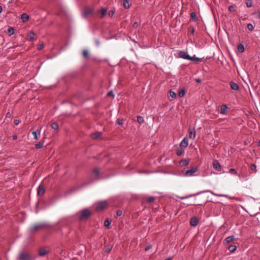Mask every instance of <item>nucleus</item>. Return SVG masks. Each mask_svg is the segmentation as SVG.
I'll return each mask as SVG.
<instances>
[{"instance_id":"2eb2a0df","label":"nucleus","mask_w":260,"mask_h":260,"mask_svg":"<svg viewBox=\"0 0 260 260\" xmlns=\"http://www.w3.org/2000/svg\"><path fill=\"white\" fill-rule=\"evenodd\" d=\"M187 146H188V140L186 137H185L182 140V141L181 142L180 146L181 148H185L187 147Z\"/></svg>"},{"instance_id":"412c9836","label":"nucleus","mask_w":260,"mask_h":260,"mask_svg":"<svg viewBox=\"0 0 260 260\" xmlns=\"http://www.w3.org/2000/svg\"><path fill=\"white\" fill-rule=\"evenodd\" d=\"M189 162V159H181L180 161V165L181 166H187Z\"/></svg>"},{"instance_id":"13d9d810","label":"nucleus","mask_w":260,"mask_h":260,"mask_svg":"<svg viewBox=\"0 0 260 260\" xmlns=\"http://www.w3.org/2000/svg\"><path fill=\"white\" fill-rule=\"evenodd\" d=\"M196 82L198 83H201L202 80L198 78L196 79Z\"/></svg>"},{"instance_id":"603ef678","label":"nucleus","mask_w":260,"mask_h":260,"mask_svg":"<svg viewBox=\"0 0 260 260\" xmlns=\"http://www.w3.org/2000/svg\"><path fill=\"white\" fill-rule=\"evenodd\" d=\"M189 31L191 34H193L194 32V28L193 27H189Z\"/></svg>"},{"instance_id":"c756f323","label":"nucleus","mask_w":260,"mask_h":260,"mask_svg":"<svg viewBox=\"0 0 260 260\" xmlns=\"http://www.w3.org/2000/svg\"><path fill=\"white\" fill-rule=\"evenodd\" d=\"M82 55L86 59L89 58V54L86 50H84L82 52Z\"/></svg>"},{"instance_id":"864d4df0","label":"nucleus","mask_w":260,"mask_h":260,"mask_svg":"<svg viewBox=\"0 0 260 260\" xmlns=\"http://www.w3.org/2000/svg\"><path fill=\"white\" fill-rule=\"evenodd\" d=\"M151 248H152V246L151 245H147V246L145 247V250L148 251L149 249H150Z\"/></svg>"},{"instance_id":"09e8293b","label":"nucleus","mask_w":260,"mask_h":260,"mask_svg":"<svg viewBox=\"0 0 260 260\" xmlns=\"http://www.w3.org/2000/svg\"><path fill=\"white\" fill-rule=\"evenodd\" d=\"M115 12V10H110L108 12V15L110 17H112L114 15Z\"/></svg>"},{"instance_id":"052dcab7","label":"nucleus","mask_w":260,"mask_h":260,"mask_svg":"<svg viewBox=\"0 0 260 260\" xmlns=\"http://www.w3.org/2000/svg\"><path fill=\"white\" fill-rule=\"evenodd\" d=\"M12 137L14 140H16L17 138V136L16 135H13Z\"/></svg>"},{"instance_id":"4d7b16f0","label":"nucleus","mask_w":260,"mask_h":260,"mask_svg":"<svg viewBox=\"0 0 260 260\" xmlns=\"http://www.w3.org/2000/svg\"><path fill=\"white\" fill-rule=\"evenodd\" d=\"M19 123V120H17V119H15L14 120V123L15 124V125H17Z\"/></svg>"},{"instance_id":"4be33fe9","label":"nucleus","mask_w":260,"mask_h":260,"mask_svg":"<svg viewBox=\"0 0 260 260\" xmlns=\"http://www.w3.org/2000/svg\"><path fill=\"white\" fill-rule=\"evenodd\" d=\"M169 94H170V96L171 97V99H169V100L170 101H172L174 99H175L176 97V93L173 91L172 90H169Z\"/></svg>"},{"instance_id":"f03ea898","label":"nucleus","mask_w":260,"mask_h":260,"mask_svg":"<svg viewBox=\"0 0 260 260\" xmlns=\"http://www.w3.org/2000/svg\"><path fill=\"white\" fill-rule=\"evenodd\" d=\"M18 258L19 260H35L36 256L30 252L23 251L19 252Z\"/></svg>"},{"instance_id":"e2e57ef3","label":"nucleus","mask_w":260,"mask_h":260,"mask_svg":"<svg viewBox=\"0 0 260 260\" xmlns=\"http://www.w3.org/2000/svg\"><path fill=\"white\" fill-rule=\"evenodd\" d=\"M165 260H172V259L171 257H168V258L165 259Z\"/></svg>"},{"instance_id":"a19ab883","label":"nucleus","mask_w":260,"mask_h":260,"mask_svg":"<svg viewBox=\"0 0 260 260\" xmlns=\"http://www.w3.org/2000/svg\"><path fill=\"white\" fill-rule=\"evenodd\" d=\"M184 153L183 149H178L176 151V154L178 156L181 155Z\"/></svg>"},{"instance_id":"5fc2aeb1","label":"nucleus","mask_w":260,"mask_h":260,"mask_svg":"<svg viewBox=\"0 0 260 260\" xmlns=\"http://www.w3.org/2000/svg\"><path fill=\"white\" fill-rule=\"evenodd\" d=\"M44 47V45L43 44H40L39 45H38V47H37V49L39 50H40L41 49H42Z\"/></svg>"},{"instance_id":"0e129e2a","label":"nucleus","mask_w":260,"mask_h":260,"mask_svg":"<svg viewBox=\"0 0 260 260\" xmlns=\"http://www.w3.org/2000/svg\"><path fill=\"white\" fill-rule=\"evenodd\" d=\"M13 1H14V0H10V1H9L8 3H12V2H13Z\"/></svg>"},{"instance_id":"37998d69","label":"nucleus","mask_w":260,"mask_h":260,"mask_svg":"<svg viewBox=\"0 0 260 260\" xmlns=\"http://www.w3.org/2000/svg\"><path fill=\"white\" fill-rule=\"evenodd\" d=\"M229 173L232 174H234V175H237V172L236 171V170L235 169H230L229 170Z\"/></svg>"},{"instance_id":"bf43d9fd","label":"nucleus","mask_w":260,"mask_h":260,"mask_svg":"<svg viewBox=\"0 0 260 260\" xmlns=\"http://www.w3.org/2000/svg\"><path fill=\"white\" fill-rule=\"evenodd\" d=\"M11 116V114L9 112H8L7 114H6V117H10Z\"/></svg>"},{"instance_id":"ddd939ff","label":"nucleus","mask_w":260,"mask_h":260,"mask_svg":"<svg viewBox=\"0 0 260 260\" xmlns=\"http://www.w3.org/2000/svg\"><path fill=\"white\" fill-rule=\"evenodd\" d=\"M39 255L40 256H44L45 255L48 253V251H47L44 247H41L39 249L38 251Z\"/></svg>"},{"instance_id":"8fccbe9b","label":"nucleus","mask_w":260,"mask_h":260,"mask_svg":"<svg viewBox=\"0 0 260 260\" xmlns=\"http://www.w3.org/2000/svg\"><path fill=\"white\" fill-rule=\"evenodd\" d=\"M92 173L95 174L96 175H99L100 173V171L98 168H95L93 170Z\"/></svg>"},{"instance_id":"3c124183","label":"nucleus","mask_w":260,"mask_h":260,"mask_svg":"<svg viewBox=\"0 0 260 260\" xmlns=\"http://www.w3.org/2000/svg\"><path fill=\"white\" fill-rule=\"evenodd\" d=\"M107 95L109 96H111L112 98H114V94L113 92L112 91H110L108 92L107 93Z\"/></svg>"},{"instance_id":"b1692460","label":"nucleus","mask_w":260,"mask_h":260,"mask_svg":"<svg viewBox=\"0 0 260 260\" xmlns=\"http://www.w3.org/2000/svg\"><path fill=\"white\" fill-rule=\"evenodd\" d=\"M228 249L231 252L235 251L237 249V246L235 245H231L228 247Z\"/></svg>"},{"instance_id":"f704fd0d","label":"nucleus","mask_w":260,"mask_h":260,"mask_svg":"<svg viewBox=\"0 0 260 260\" xmlns=\"http://www.w3.org/2000/svg\"><path fill=\"white\" fill-rule=\"evenodd\" d=\"M7 32L10 35H12L14 32V29L13 27H10L7 29Z\"/></svg>"},{"instance_id":"680f3d73","label":"nucleus","mask_w":260,"mask_h":260,"mask_svg":"<svg viewBox=\"0 0 260 260\" xmlns=\"http://www.w3.org/2000/svg\"><path fill=\"white\" fill-rule=\"evenodd\" d=\"M3 11V8H2V6H0V14Z\"/></svg>"},{"instance_id":"6ab92c4d","label":"nucleus","mask_w":260,"mask_h":260,"mask_svg":"<svg viewBox=\"0 0 260 260\" xmlns=\"http://www.w3.org/2000/svg\"><path fill=\"white\" fill-rule=\"evenodd\" d=\"M46 138L45 137H44L43 138V140L40 142H39L38 144H36L35 145V147L36 149H40V148H41L43 147V145H44V140Z\"/></svg>"},{"instance_id":"338daca9","label":"nucleus","mask_w":260,"mask_h":260,"mask_svg":"<svg viewBox=\"0 0 260 260\" xmlns=\"http://www.w3.org/2000/svg\"><path fill=\"white\" fill-rule=\"evenodd\" d=\"M258 18L260 19V12H259V14L258 15Z\"/></svg>"},{"instance_id":"a211bd4d","label":"nucleus","mask_w":260,"mask_h":260,"mask_svg":"<svg viewBox=\"0 0 260 260\" xmlns=\"http://www.w3.org/2000/svg\"><path fill=\"white\" fill-rule=\"evenodd\" d=\"M228 108L227 105H222L220 107V113L225 114L227 112Z\"/></svg>"},{"instance_id":"ea45409f","label":"nucleus","mask_w":260,"mask_h":260,"mask_svg":"<svg viewBox=\"0 0 260 260\" xmlns=\"http://www.w3.org/2000/svg\"><path fill=\"white\" fill-rule=\"evenodd\" d=\"M246 6L248 8H250L252 6V0H247L246 2Z\"/></svg>"},{"instance_id":"49530a36","label":"nucleus","mask_w":260,"mask_h":260,"mask_svg":"<svg viewBox=\"0 0 260 260\" xmlns=\"http://www.w3.org/2000/svg\"><path fill=\"white\" fill-rule=\"evenodd\" d=\"M122 214V210H117L116 211V216L115 217H119L120 216H121Z\"/></svg>"},{"instance_id":"58836bf2","label":"nucleus","mask_w":260,"mask_h":260,"mask_svg":"<svg viewBox=\"0 0 260 260\" xmlns=\"http://www.w3.org/2000/svg\"><path fill=\"white\" fill-rule=\"evenodd\" d=\"M112 249V246H111L110 245H107L105 247V252L109 253L111 251Z\"/></svg>"},{"instance_id":"6e6d98bb","label":"nucleus","mask_w":260,"mask_h":260,"mask_svg":"<svg viewBox=\"0 0 260 260\" xmlns=\"http://www.w3.org/2000/svg\"><path fill=\"white\" fill-rule=\"evenodd\" d=\"M138 26V23L137 22H135L133 24V28H137Z\"/></svg>"},{"instance_id":"c9c22d12","label":"nucleus","mask_w":260,"mask_h":260,"mask_svg":"<svg viewBox=\"0 0 260 260\" xmlns=\"http://www.w3.org/2000/svg\"><path fill=\"white\" fill-rule=\"evenodd\" d=\"M154 201V198L153 197H150L148 198L146 200V202L148 204L153 202Z\"/></svg>"},{"instance_id":"1a4fd4ad","label":"nucleus","mask_w":260,"mask_h":260,"mask_svg":"<svg viewBox=\"0 0 260 260\" xmlns=\"http://www.w3.org/2000/svg\"><path fill=\"white\" fill-rule=\"evenodd\" d=\"M102 136V133L100 132H96L94 133L90 134V137L91 139L96 140L101 138Z\"/></svg>"},{"instance_id":"4c0bfd02","label":"nucleus","mask_w":260,"mask_h":260,"mask_svg":"<svg viewBox=\"0 0 260 260\" xmlns=\"http://www.w3.org/2000/svg\"><path fill=\"white\" fill-rule=\"evenodd\" d=\"M250 169L251 170V171L252 172H256V166L254 164H252L250 166Z\"/></svg>"},{"instance_id":"7c9ffc66","label":"nucleus","mask_w":260,"mask_h":260,"mask_svg":"<svg viewBox=\"0 0 260 260\" xmlns=\"http://www.w3.org/2000/svg\"><path fill=\"white\" fill-rule=\"evenodd\" d=\"M51 128L54 130L57 129L58 128V123L55 122H53L51 124Z\"/></svg>"},{"instance_id":"423d86ee","label":"nucleus","mask_w":260,"mask_h":260,"mask_svg":"<svg viewBox=\"0 0 260 260\" xmlns=\"http://www.w3.org/2000/svg\"><path fill=\"white\" fill-rule=\"evenodd\" d=\"M197 167H192L189 170H187L185 171L184 175L186 176H191L193 175V174L198 171Z\"/></svg>"},{"instance_id":"2f4dec72","label":"nucleus","mask_w":260,"mask_h":260,"mask_svg":"<svg viewBox=\"0 0 260 260\" xmlns=\"http://www.w3.org/2000/svg\"><path fill=\"white\" fill-rule=\"evenodd\" d=\"M229 11L231 12H234L236 11V6L234 5H231L229 7Z\"/></svg>"},{"instance_id":"e433bc0d","label":"nucleus","mask_w":260,"mask_h":260,"mask_svg":"<svg viewBox=\"0 0 260 260\" xmlns=\"http://www.w3.org/2000/svg\"><path fill=\"white\" fill-rule=\"evenodd\" d=\"M35 36H36V34L34 32H30V34L29 35V40L30 41H32L34 39Z\"/></svg>"},{"instance_id":"4468645a","label":"nucleus","mask_w":260,"mask_h":260,"mask_svg":"<svg viewBox=\"0 0 260 260\" xmlns=\"http://www.w3.org/2000/svg\"><path fill=\"white\" fill-rule=\"evenodd\" d=\"M235 239V238L234 236H229L223 240V243L224 244H228L233 242Z\"/></svg>"},{"instance_id":"f3484780","label":"nucleus","mask_w":260,"mask_h":260,"mask_svg":"<svg viewBox=\"0 0 260 260\" xmlns=\"http://www.w3.org/2000/svg\"><path fill=\"white\" fill-rule=\"evenodd\" d=\"M230 85L231 88L234 90H238L239 88L238 85L233 81L230 82Z\"/></svg>"},{"instance_id":"a18cd8bd","label":"nucleus","mask_w":260,"mask_h":260,"mask_svg":"<svg viewBox=\"0 0 260 260\" xmlns=\"http://www.w3.org/2000/svg\"><path fill=\"white\" fill-rule=\"evenodd\" d=\"M31 134L34 136V139L35 140H38V135H37V131H34L32 132Z\"/></svg>"},{"instance_id":"bb28decb","label":"nucleus","mask_w":260,"mask_h":260,"mask_svg":"<svg viewBox=\"0 0 260 260\" xmlns=\"http://www.w3.org/2000/svg\"><path fill=\"white\" fill-rule=\"evenodd\" d=\"M200 193H197L196 194H190V195H189V196H185V197H178V198L181 200H183V199H187V198H188L189 197H193V196H197L198 194H199Z\"/></svg>"},{"instance_id":"0eeeda50","label":"nucleus","mask_w":260,"mask_h":260,"mask_svg":"<svg viewBox=\"0 0 260 260\" xmlns=\"http://www.w3.org/2000/svg\"><path fill=\"white\" fill-rule=\"evenodd\" d=\"M178 56L179 57L185 59L187 60L191 59V56H189L186 52L184 51H180L178 53Z\"/></svg>"},{"instance_id":"aec40b11","label":"nucleus","mask_w":260,"mask_h":260,"mask_svg":"<svg viewBox=\"0 0 260 260\" xmlns=\"http://www.w3.org/2000/svg\"><path fill=\"white\" fill-rule=\"evenodd\" d=\"M186 93V90L185 88L183 87L181 88L178 92V96L180 98H182Z\"/></svg>"},{"instance_id":"f8f14e48","label":"nucleus","mask_w":260,"mask_h":260,"mask_svg":"<svg viewBox=\"0 0 260 260\" xmlns=\"http://www.w3.org/2000/svg\"><path fill=\"white\" fill-rule=\"evenodd\" d=\"M198 222L199 219L196 216L192 217L190 220V224L192 226H196L198 224Z\"/></svg>"},{"instance_id":"69168bd1","label":"nucleus","mask_w":260,"mask_h":260,"mask_svg":"<svg viewBox=\"0 0 260 260\" xmlns=\"http://www.w3.org/2000/svg\"><path fill=\"white\" fill-rule=\"evenodd\" d=\"M258 146H260V140L258 142Z\"/></svg>"},{"instance_id":"5701e85b","label":"nucleus","mask_w":260,"mask_h":260,"mask_svg":"<svg viewBox=\"0 0 260 260\" xmlns=\"http://www.w3.org/2000/svg\"><path fill=\"white\" fill-rule=\"evenodd\" d=\"M107 9L105 8H102L99 12L101 13V15L100 16V18H102L107 13Z\"/></svg>"},{"instance_id":"de8ad7c7","label":"nucleus","mask_w":260,"mask_h":260,"mask_svg":"<svg viewBox=\"0 0 260 260\" xmlns=\"http://www.w3.org/2000/svg\"><path fill=\"white\" fill-rule=\"evenodd\" d=\"M212 193L216 197H226V198L229 197V196L228 195H225V194H217V193H214L213 192H212Z\"/></svg>"},{"instance_id":"39448f33","label":"nucleus","mask_w":260,"mask_h":260,"mask_svg":"<svg viewBox=\"0 0 260 260\" xmlns=\"http://www.w3.org/2000/svg\"><path fill=\"white\" fill-rule=\"evenodd\" d=\"M94 11V8H90V7H86L84 9V11L82 13V15L84 17L86 18L88 16L91 15Z\"/></svg>"},{"instance_id":"473e14b6","label":"nucleus","mask_w":260,"mask_h":260,"mask_svg":"<svg viewBox=\"0 0 260 260\" xmlns=\"http://www.w3.org/2000/svg\"><path fill=\"white\" fill-rule=\"evenodd\" d=\"M137 121L140 124L143 123L144 122V118L141 116H138Z\"/></svg>"},{"instance_id":"f257e3e1","label":"nucleus","mask_w":260,"mask_h":260,"mask_svg":"<svg viewBox=\"0 0 260 260\" xmlns=\"http://www.w3.org/2000/svg\"><path fill=\"white\" fill-rule=\"evenodd\" d=\"M49 227V225L45 222L37 223L34 224L29 228V232L31 234H35L39 231L47 229Z\"/></svg>"},{"instance_id":"6e6552de","label":"nucleus","mask_w":260,"mask_h":260,"mask_svg":"<svg viewBox=\"0 0 260 260\" xmlns=\"http://www.w3.org/2000/svg\"><path fill=\"white\" fill-rule=\"evenodd\" d=\"M45 192V187L43 184H41L38 188V190H37L38 195L39 196H42L44 194Z\"/></svg>"},{"instance_id":"c03bdc74","label":"nucleus","mask_w":260,"mask_h":260,"mask_svg":"<svg viewBox=\"0 0 260 260\" xmlns=\"http://www.w3.org/2000/svg\"><path fill=\"white\" fill-rule=\"evenodd\" d=\"M116 123L119 125H122L123 124V119L118 118L116 121Z\"/></svg>"},{"instance_id":"cd10ccee","label":"nucleus","mask_w":260,"mask_h":260,"mask_svg":"<svg viewBox=\"0 0 260 260\" xmlns=\"http://www.w3.org/2000/svg\"><path fill=\"white\" fill-rule=\"evenodd\" d=\"M111 223V220H109V219H106L104 221V225L107 228H109Z\"/></svg>"},{"instance_id":"c85d7f7f","label":"nucleus","mask_w":260,"mask_h":260,"mask_svg":"<svg viewBox=\"0 0 260 260\" xmlns=\"http://www.w3.org/2000/svg\"><path fill=\"white\" fill-rule=\"evenodd\" d=\"M190 17L192 19V20L194 22H196L197 20L196 14L194 12H191L190 13Z\"/></svg>"},{"instance_id":"72a5a7b5","label":"nucleus","mask_w":260,"mask_h":260,"mask_svg":"<svg viewBox=\"0 0 260 260\" xmlns=\"http://www.w3.org/2000/svg\"><path fill=\"white\" fill-rule=\"evenodd\" d=\"M191 59H189V60H192V61H200L202 60V58H198L195 56L194 55L193 56H191Z\"/></svg>"},{"instance_id":"9b49d317","label":"nucleus","mask_w":260,"mask_h":260,"mask_svg":"<svg viewBox=\"0 0 260 260\" xmlns=\"http://www.w3.org/2000/svg\"><path fill=\"white\" fill-rule=\"evenodd\" d=\"M213 166L214 169L217 171H221V167L219 162L217 160H214L213 162Z\"/></svg>"},{"instance_id":"7ed1b4c3","label":"nucleus","mask_w":260,"mask_h":260,"mask_svg":"<svg viewBox=\"0 0 260 260\" xmlns=\"http://www.w3.org/2000/svg\"><path fill=\"white\" fill-rule=\"evenodd\" d=\"M80 220L87 219L91 216V212L89 209L85 208L77 213Z\"/></svg>"},{"instance_id":"774afa93","label":"nucleus","mask_w":260,"mask_h":260,"mask_svg":"<svg viewBox=\"0 0 260 260\" xmlns=\"http://www.w3.org/2000/svg\"><path fill=\"white\" fill-rule=\"evenodd\" d=\"M198 204H192V205H194V206H196V205H197Z\"/></svg>"},{"instance_id":"a878e982","label":"nucleus","mask_w":260,"mask_h":260,"mask_svg":"<svg viewBox=\"0 0 260 260\" xmlns=\"http://www.w3.org/2000/svg\"><path fill=\"white\" fill-rule=\"evenodd\" d=\"M123 5L125 9L129 8L130 6L129 5L128 0H123Z\"/></svg>"},{"instance_id":"79ce46f5","label":"nucleus","mask_w":260,"mask_h":260,"mask_svg":"<svg viewBox=\"0 0 260 260\" xmlns=\"http://www.w3.org/2000/svg\"><path fill=\"white\" fill-rule=\"evenodd\" d=\"M247 28L250 31H252L254 29V27L253 25L251 23H248L247 24Z\"/></svg>"},{"instance_id":"9d476101","label":"nucleus","mask_w":260,"mask_h":260,"mask_svg":"<svg viewBox=\"0 0 260 260\" xmlns=\"http://www.w3.org/2000/svg\"><path fill=\"white\" fill-rule=\"evenodd\" d=\"M188 132H189V138L192 140H193L196 135V132L194 128H188Z\"/></svg>"},{"instance_id":"dca6fc26","label":"nucleus","mask_w":260,"mask_h":260,"mask_svg":"<svg viewBox=\"0 0 260 260\" xmlns=\"http://www.w3.org/2000/svg\"><path fill=\"white\" fill-rule=\"evenodd\" d=\"M20 19L23 22H26L29 20V16L26 13L21 14Z\"/></svg>"},{"instance_id":"20e7f679","label":"nucleus","mask_w":260,"mask_h":260,"mask_svg":"<svg viewBox=\"0 0 260 260\" xmlns=\"http://www.w3.org/2000/svg\"><path fill=\"white\" fill-rule=\"evenodd\" d=\"M108 207V203L106 201L99 202L96 206L95 210L96 211H101L104 210Z\"/></svg>"},{"instance_id":"393cba45","label":"nucleus","mask_w":260,"mask_h":260,"mask_svg":"<svg viewBox=\"0 0 260 260\" xmlns=\"http://www.w3.org/2000/svg\"><path fill=\"white\" fill-rule=\"evenodd\" d=\"M244 46L242 44H240L238 46V51L240 53H242L244 52Z\"/></svg>"}]
</instances>
